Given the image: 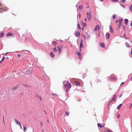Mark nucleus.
Returning a JSON list of instances; mask_svg holds the SVG:
<instances>
[{
	"mask_svg": "<svg viewBox=\"0 0 132 132\" xmlns=\"http://www.w3.org/2000/svg\"><path fill=\"white\" fill-rule=\"evenodd\" d=\"M58 47V50L59 52H60V51H61V49L60 47Z\"/></svg>",
	"mask_w": 132,
	"mask_h": 132,
	"instance_id": "29",
	"label": "nucleus"
},
{
	"mask_svg": "<svg viewBox=\"0 0 132 132\" xmlns=\"http://www.w3.org/2000/svg\"><path fill=\"white\" fill-rule=\"evenodd\" d=\"M75 84H76V85H80V83L79 82L77 81H75Z\"/></svg>",
	"mask_w": 132,
	"mask_h": 132,
	"instance_id": "23",
	"label": "nucleus"
},
{
	"mask_svg": "<svg viewBox=\"0 0 132 132\" xmlns=\"http://www.w3.org/2000/svg\"><path fill=\"white\" fill-rule=\"evenodd\" d=\"M124 84V82H122L121 84H120V86H122V85H123V84Z\"/></svg>",
	"mask_w": 132,
	"mask_h": 132,
	"instance_id": "44",
	"label": "nucleus"
},
{
	"mask_svg": "<svg viewBox=\"0 0 132 132\" xmlns=\"http://www.w3.org/2000/svg\"><path fill=\"white\" fill-rule=\"evenodd\" d=\"M132 104H131L130 105V106H129V108H131V107H132Z\"/></svg>",
	"mask_w": 132,
	"mask_h": 132,
	"instance_id": "46",
	"label": "nucleus"
},
{
	"mask_svg": "<svg viewBox=\"0 0 132 132\" xmlns=\"http://www.w3.org/2000/svg\"><path fill=\"white\" fill-rule=\"evenodd\" d=\"M113 2H116L118 1V0H111Z\"/></svg>",
	"mask_w": 132,
	"mask_h": 132,
	"instance_id": "40",
	"label": "nucleus"
},
{
	"mask_svg": "<svg viewBox=\"0 0 132 132\" xmlns=\"http://www.w3.org/2000/svg\"><path fill=\"white\" fill-rule=\"evenodd\" d=\"M130 80L131 81H132V77H131V79H130Z\"/></svg>",
	"mask_w": 132,
	"mask_h": 132,
	"instance_id": "61",
	"label": "nucleus"
},
{
	"mask_svg": "<svg viewBox=\"0 0 132 132\" xmlns=\"http://www.w3.org/2000/svg\"><path fill=\"white\" fill-rule=\"evenodd\" d=\"M50 55L51 56V57H52L53 58L54 57V55L53 54V52H51L50 53Z\"/></svg>",
	"mask_w": 132,
	"mask_h": 132,
	"instance_id": "15",
	"label": "nucleus"
},
{
	"mask_svg": "<svg viewBox=\"0 0 132 132\" xmlns=\"http://www.w3.org/2000/svg\"><path fill=\"white\" fill-rule=\"evenodd\" d=\"M23 85L24 86H25L26 87H27V85Z\"/></svg>",
	"mask_w": 132,
	"mask_h": 132,
	"instance_id": "57",
	"label": "nucleus"
},
{
	"mask_svg": "<svg viewBox=\"0 0 132 132\" xmlns=\"http://www.w3.org/2000/svg\"><path fill=\"white\" fill-rule=\"evenodd\" d=\"M25 72L27 74L30 75L32 73L31 71L29 69H28L27 70H26V71H25Z\"/></svg>",
	"mask_w": 132,
	"mask_h": 132,
	"instance_id": "5",
	"label": "nucleus"
},
{
	"mask_svg": "<svg viewBox=\"0 0 132 132\" xmlns=\"http://www.w3.org/2000/svg\"><path fill=\"white\" fill-rule=\"evenodd\" d=\"M56 41H53L52 42V44H54L55 45H56Z\"/></svg>",
	"mask_w": 132,
	"mask_h": 132,
	"instance_id": "33",
	"label": "nucleus"
},
{
	"mask_svg": "<svg viewBox=\"0 0 132 132\" xmlns=\"http://www.w3.org/2000/svg\"><path fill=\"white\" fill-rule=\"evenodd\" d=\"M118 22V20H116V23H117Z\"/></svg>",
	"mask_w": 132,
	"mask_h": 132,
	"instance_id": "59",
	"label": "nucleus"
},
{
	"mask_svg": "<svg viewBox=\"0 0 132 132\" xmlns=\"http://www.w3.org/2000/svg\"><path fill=\"white\" fill-rule=\"evenodd\" d=\"M65 113L66 115L67 116H69V113L68 112H65Z\"/></svg>",
	"mask_w": 132,
	"mask_h": 132,
	"instance_id": "30",
	"label": "nucleus"
},
{
	"mask_svg": "<svg viewBox=\"0 0 132 132\" xmlns=\"http://www.w3.org/2000/svg\"><path fill=\"white\" fill-rule=\"evenodd\" d=\"M120 5L122 6V7H123L124 8H125V7L124 6V5H122L121 4H120Z\"/></svg>",
	"mask_w": 132,
	"mask_h": 132,
	"instance_id": "47",
	"label": "nucleus"
},
{
	"mask_svg": "<svg viewBox=\"0 0 132 132\" xmlns=\"http://www.w3.org/2000/svg\"><path fill=\"white\" fill-rule=\"evenodd\" d=\"M129 10L131 12H132V4L130 6Z\"/></svg>",
	"mask_w": 132,
	"mask_h": 132,
	"instance_id": "27",
	"label": "nucleus"
},
{
	"mask_svg": "<svg viewBox=\"0 0 132 132\" xmlns=\"http://www.w3.org/2000/svg\"><path fill=\"white\" fill-rule=\"evenodd\" d=\"M122 95V94L120 95H119V97L120 98L121 97Z\"/></svg>",
	"mask_w": 132,
	"mask_h": 132,
	"instance_id": "50",
	"label": "nucleus"
},
{
	"mask_svg": "<svg viewBox=\"0 0 132 132\" xmlns=\"http://www.w3.org/2000/svg\"><path fill=\"white\" fill-rule=\"evenodd\" d=\"M3 5H2L1 2H0V12L2 13L3 11Z\"/></svg>",
	"mask_w": 132,
	"mask_h": 132,
	"instance_id": "4",
	"label": "nucleus"
},
{
	"mask_svg": "<svg viewBox=\"0 0 132 132\" xmlns=\"http://www.w3.org/2000/svg\"><path fill=\"white\" fill-rule=\"evenodd\" d=\"M100 26L99 25H97L96 27L95 28L94 30L95 31H96L97 30V28H98V30H99Z\"/></svg>",
	"mask_w": 132,
	"mask_h": 132,
	"instance_id": "10",
	"label": "nucleus"
},
{
	"mask_svg": "<svg viewBox=\"0 0 132 132\" xmlns=\"http://www.w3.org/2000/svg\"><path fill=\"white\" fill-rule=\"evenodd\" d=\"M82 5H80L79 6L78 9L79 10H81L82 9Z\"/></svg>",
	"mask_w": 132,
	"mask_h": 132,
	"instance_id": "13",
	"label": "nucleus"
},
{
	"mask_svg": "<svg viewBox=\"0 0 132 132\" xmlns=\"http://www.w3.org/2000/svg\"><path fill=\"white\" fill-rule=\"evenodd\" d=\"M77 25L78 26V28L79 29H81V27L80 26V24L79 23L77 24Z\"/></svg>",
	"mask_w": 132,
	"mask_h": 132,
	"instance_id": "31",
	"label": "nucleus"
},
{
	"mask_svg": "<svg viewBox=\"0 0 132 132\" xmlns=\"http://www.w3.org/2000/svg\"><path fill=\"white\" fill-rule=\"evenodd\" d=\"M83 25L84 26V27H85L86 26V23H83Z\"/></svg>",
	"mask_w": 132,
	"mask_h": 132,
	"instance_id": "37",
	"label": "nucleus"
},
{
	"mask_svg": "<svg viewBox=\"0 0 132 132\" xmlns=\"http://www.w3.org/2000/svg\"><path fill=\"white\" fill-rule=\"evenodd\" d=\"M121 1L122 3H125L126 1V0H121Z\"/></svg>",
	"mask_w": 132,
	"mask_h": 132,
	"instance_id": "35",
	"label": "nucleus"
},
{
	"mask_svg": "<svg viewBox=\"0 0 132 132\" xmlns=\"http://www.w3.org/2000/svg\"><path fill=\"white\" fill-rule=\"evenodd\" d=\"M97 125L98 126L101 128H102L103 127V126L100 123H98Z\"/></svg>",
	"mask_w": 132,
	"mask_h": 132,
	"instance_id": "16",
	"label": "nucleus"
},
{
	"mask_svg": "<svg viewBox=\"0 0 132 132\" xmlns=\"http://www.w3.org/2000/svg\"><path fill=\"white\" fill-rule=\"evenodd\" d=\"M18 57H20V54H18Z\"/></svg>",
	"mask_w": 132,
	"mask_h": 132,
	"instance_id": "55",
	"label": "nucleus"
},
{
	"mask_svg": "<svg viewBox=\"0 0 132 132\" xmlns=\"http://www.w3.org/2000/svg\"><path fill=\"white\" fill-rule=\"evenodd\" d=\"M110 129H105L104 130L103 132H109V130Z\"/></svg>",
	"mask_w": 132,
	"mask_h": 132,
	"instance_id": "26",
	"label": "nucleus"
},
{
	"mask_svg": "<svg viewBox=\"0 0 132 132\" xmlns=\"http://www.w3.org/2000/svg\"><path fill=\"white\" fill-rule=\"evenodd\" d=\"M38 97L40 99V100L42 101V99L41 97L40 96H39Z\"/></svg>",
	"mask_w": 132,
	"mask_h": 132,
	"instance_id": "42",
	"label": "nucleus"
},
{
	"mask_svg": "<svg viewBox=\"0 0 132 132\" xmlns=\"http://www.w3.org/2000/svg\"><path fill=\"white\" fill-rule=\"evenodd\" d=\"M120 117V115L119 114H118L117 115V118H119Z\"/></svg>",
	"mask_w": 132,
	"mask_h": 132,
	"instance_id": "43",
	"label": "nucleus"
},
{
	"mask_svg": "<svg viewBox=\"0 0 132 132\" xmlns=\"http://www.w3.org/2000/svg\"><path fill=\"white\" fill-rule=\"evenodd\" d=\"M109 29H110V31L111 33H113V31L112 28L111 26L110 25V26H109Z\"/></svg>",
	"mask_w": 132,
	"mask_h": 132,
	"instance_id": "11",
	"label": "nucleus"
},
{
	"mask_svg": "<svg viewBox=\"0 0 132 132\" xmlns=\"http://www.w3.org/2000/svg\"><path fill=\"white\" fill-rule=\"evenodd\" d=\"M42 131L43 132H44V130H42Z\"/></svg>",
	"mask_w": 132,
	"mask_h": 132,
	"instance_id": "63",
	"label": "nucleus"
},
{
	"mask_svg": "<svg viewBox=\"0 0 132 132\" xmlns=\"http://www.w3.org/2000/svg\"><path fill=\"white\" fill-rule=\"evenodd\" d=\"M52 95L53 96H54L55 97H56V96H57V95L55 93H53L52 94Z\"/></svg>",
	"mask_w": 132,
	"mask_h": 132,
	"instance_id": "36",
	"label": "nucleus"
},
{
	"mask_svg": "<svg viewBox=\"0 0 132 132\" xmlns=\"http://www.w3.org/2000/svg\"><path fill=\"white\" fill-rule=\"evenodd\" d=\"M100 1L101 2H103V0H100Z\"/></svg>",
	"mask_w": 132,
	"mask_h": 132,
	"instance_id": "64",
	"label": "nucleus"
},
{
	"mask_svg": "<svg viewBox=\"0 0 132 132\" xmlns=\"http://www.w3.org/2000/svg\"><path fill=\"white\" fill-rule=\"evenodd\" d=\"M14 120L15 122L16 125L19 126L21 124L20 123L19 121H18L17 120H16L15 119H14Z\"/></svg>",
	"mask_w": 132,
	"mask_h": 132,
	"instance_id": "7",
	"label": "nucleus"
},
{
	"mask_svg": "<svg viewBox=\"0 0 132 132\" xmlns=\"http://www.w3.org/2000/svg\"><path fill=\"white\" fill-rule=\"evenodd\" d=\"M17 87V86L13 87L12 88V89L14 90H15L16 89Z\"/></svg>",
	"mask_w": 132,
	"mask_h": 132,
	"instance_id": "32",
	"label": "nucleus"
},
{
	"mask_svg": "<svg viewBox=\"0 0 132 132\" xmlns=\"http://www.w3.org/2000/svg\"><path fill=\"white\" fill-rule=\"evenodd\" d=\"M85 22H86L87 21V19L86 18H85Z\"/></svg>",
	"mask_w": 132,
	"mask_h": 132,
	"instance_id": "56",
	"label": "nucleus"
},
{
	"mask_svg": "<svg viewBox=\"0 0 132 132\" xmlns=\"http://www.w3.org/2000/svg\"><path fill=\"white\" fill-rule=\"evenodd\" d=\"M110 78H111V79L113 80L114 79V77H112L111 76H110Z\"/></svg>",
	"mask_w": 132,
	"mask_h": 132,
	"instance_id": "41",
	"label": "nucleus"
},
{
	"mask_svg": "<svg viewBox=\"0 0 132 132\" xmlns=\"http://www.w3.org/2000/svg\"><path fill=\"white\" fill-rule=\"evenodd\" d=\"M83 45V43H82V39L81 40V42L80 43V48H81L82 47Z\"/></svg>",
	"mask_w": 132,
	"mask_h": 132,
	"instance_id": "12",
	"label": "nucleus"
},
{
	"mask_svg": "<svg viewBox=\"0 0 132 132\" xmlns=\"http://www.w3.org/2000/svg\"><path fill=\"white\" fill-rule=\"evenodd\" d=\"M76 54L78 55V56H79V58H80V56H81L80 53L79 52H78L76 53Z\"/></svg>",
	"mask_w": 132,
	"mask_h": 132,
	"instance_id": "18",
	"label": "nucleus"
},
{
	"mask_svg": "<svg viewBox=\"0 0 132 132\" xmlns=\"http://www.w3.org/2000/svg\"><path fill=\"white\" fill-rule=\"evenodd\" d=\"M131 26V27H132V21H131V23H130Z\"/></svg>",
	"mask_w": 132,
	"mask_h": 132,
	"instance_id": "53",
	"label": "nucleus"
},
{
	"mask_svg": "<svg viewBox=\"0 0 132 132\" xmlns=\"http://www.w3.org/2000/svg\"><path fill=\"white\" fill-rule=\"evenodd\" d=\"M116 95H113V97L112 99V100H111L109 101V103L108 104L109 105L112 102V101H115L116 99Z\"/></svg>",
	"mask_w": 132,
	"mask_h": 132,
	"instance_id": "3",
	"label": "nucleus"
},
{
	"mask_svg": "<svg viewBox=\"0 0 132 132\" xmlns=\"http://www.w3.org/2000/svg\"><path fill=\"white\" fill-rule=\"evenodd\" d=\"M13 35V34L11 32H9L7 34V36H10Z\"/></svg>",
	"mask_w": 132,
	"mask_h": 132,
	"instance_id": "14",
	"label": "nucleus"
},
{
	"mask_svg": "<svg viewBox=\"0 0 132 132\" xmlns=\"http://www.w3.org/2000/svg\"><path fill=\"white\" fill-rule=\"evenodd\" d=\"M23 131L24 132H25L27 130V128L26 127L24 126H23Z\"/></svg>",
	"mask_w": 132,
	"mask_h": 132,
	"instance_id": "22",
	"label": "nucleus"
},
{
	"mask_svg": "<svg viewBox=\"0 0 132 132\" xmlns=\"http://www.w3.org/2000/svg\"><path fill=\"white\" fill-rule=\"evenodd\" d=\"M84 36L85 38V40H86V39H88V38L89 36L88 35V36L87 37V38H86L85 36Z\"/></svg>",
	"mask_w": 132,
	"mask_h": 132,
	"instance_id": "34",
	"label": "nucleus"
},
{
	"mask_svg": "<svg viewBox=\"0 0 132 132\" xmlns=\"http://www.w3.org/2000/svg\"><path fill=\"white\" fill-rule=\"evenodd\" d=\"M79 18H80V13L79 14Z\"/></svg>",
	"mask_w": 132,
	"mask_h": 132,
	"instance_id": "58",
	"label": "nucleus"
},
{
	"mask_svg": "<svg viewBox=\"0 0 132 132\" xmlns=\"http://www.w3.org/2000/svg\"><path fill=\"white\" fill-rule=\"evenodd\" d=\"M123 37L126 39H129V38L125 34H124L123 35Z\"/></svg>",
	"mask_w": 132,
	"mask_h": 132,
	"instance_id": "20",
	"label": "nucleus"
},
{
	"mask_svg": "<svg viewBox=\"0 0 132 132\" xmlns=\"http://www.w3.org/2000/svg\"><path fill=\"white\" fill-rule=\"evenodd\" d=\"M53 51L54 52H56L57 51V50L56 48H55L53 49Z\"/></svg>",
	"mask_w": 132,
	"mask_h": 132,
	"instance_id": "39",
	"label": "nucleus"
},
{
	"mask_svg": "<svg viewBox=\"0 0 132 132\" xmlns=\"http://www.w3.org/2000/svg\"><path fill=\"white\" fill-rule=\"evenodd\" d=\"M4 32H2L0 33V37H2L4 35Z\"/></svg>",
	"mask_w": 132,
	"mask_h": 132,
	"instance_id": "21",
	"label": "nucleus"
},
{
	"mask_svg": "<svg viewBox=\"0 0 132 132\" xmlns=\"http://www.w3.org/2000/svg\"><path fill=\"white\" fill-rule=\"evenodd\" d=\"M40 125L41 126H42V121H41L40 122Z\"/></svg>",
	"mask_w": 132,
	"mask_h": 132,
	"instance_id": "49",
	"label": "nucleus"
},
{
	"mask_svg": "<svg viewBox=\"0 0 132 132\" xmlns=\"http://www.w3.org/2000/svg\"><path fill=\"white\" fill-rule=\"evenodd\" d=\"M19 126H20V128H21V129H22V126H21V124Z\"/></svg>",
	"mask_w": 132,
	"mask_h": 132,
	"instance_id": "48",
	"label": "nucleus"
},
{
	"mask_svg": "<svg viewBox=\"0 0 132 132\" xmlns=\"http://www.w3.org/2000/svg\"><path fill=\"white\" fill-rule=\"evenodd\" d=\"M122 21V18H121L120 19H120L119 20V24L118 25V28H120L121 24H122V23H121V22Z\"/></svg>",
	"mask_w": 132,
	"mask_h": 132,
	"instance_id": "6",
	"label": "nucleus"
},
{
	"mask_svg": "<svg viewBox=\"0 0 132 132\" xmlns=\"http://www.w3.org/2000/svg\"><path fill=\"white\" fill-rule=\"evenodd\" d=\"M60 40L61 42H62V41L61 40Z\"/></svg>",
	"mask_w": 132,
	"mask_h": 132,
	"instance_id": "62",
	"label": "nucleus"
},
{
	"mask_svg": "<svg viewBox=\"0 0 132 132\" xmlns=\"http://www.w3.org/2000/svg\"><path fill=\"white\" fill-rule=\"evenodd\" d=\"M128 20L127 19H125V23L127 25L128 23Z\"/></svg>",
	"mask_w": 132,
	"mask_h": 132,
	"instance_id": "17",
	"label": "nucleus"
},
{
	"mask_svg": "<svg viewBox=\"0 0 132 132\" xmlns=\"http://www.w3.org/2000/svg\"><path fill=\"white\" fill-rule=\"evenodd\" d=\"M110 37L109 34L107 33L106 34V38L107 39H109Z\"/></svg>",
	"mask_w": 132,
	"mask_h": 132,
	"instance_id": "9",
	"label": "nucleus"
},
{
	"mask_svg": "<svg viewBox=\"0 0 132 132\" xmlns=\"http://www.w3.org/2000/svg\"><path fill=\"white\" fill-rule=\"evenodd\" d=\"M5 59V57L4 56H3L2 57V59L1 60V61H3Z\"/></svg>",
	"mask_w": 132,
	"mask_h": 132,
	"instance_id": "38",
	"label": "nucleus"
},
{
	"mask_svg": "<svg viewBox=\"0 0 132 132\" xmlns=\"http://www.w3.org/2000/svg\"><path fill=\"white\" fill-rule=\"evenodd\" d=\"M109 131V132H113V131L110 129V130Z\"/></svg>",
	"mask_w": 132,
	"mask_h": 132,
	"instance_id": "54",
	"label": "nucleus"
},
{
	"mask_svg": "<svg viewBox=\"0 0 132 132\" xmlns=\"http://www.w3.org/2000/svg\"><path fill=\"white\" fill-rule=\"evenodd\" d=\"M3 121L4 123V117H3Z\"/></svg>",
	"mask_w": 132,
	"mask_h": 132,
	"instance_id": "60",
	"label": "nucleus"
},
{
	"mask_svg": "<svg viewBox=\"0 0 132 132\" xmlns=\"http://www.w3.org/2000/svg\"><path fill=\"white\" fill-rule=\"evenodd\" d=\"M101 46L102 47H104V43H102L101 45Z\"/></svg>",
	"mask_w": 132,
	"mask_h": 132,
	"instance_id": "25",
	"label": "nucleus"
},
{
	"mask_svg": "<svg viewBox=\"0 0 132 132\" xmlns=\"http://www.w3.org/2000/svg\"><path fill=\"white\" fill-rule=\"evenodd\" d=\"M116 17V15L115 14H114L113 15L112 18L113 19H115Z\"/></svg>",
	"mask_w": 132,
	"mask_h": 132,
	"instance_id": "28",
	"label": "nucleus"
},
{
	"mask_svg": "<svg viewBox=\"0 0 132 132\" xmlns=\"http://www.w3.org/2000/svg\"><path fill=\"white\" fill-rule=\"evenodd\" d=\"M9 53V52H7V53H6L5 54V55H4V56H6V55L7 54H8Z\"/></svg>",
	"mask_w": 132,
	"mask_h": 132,
	"instance_id": "51",
	"label": "nucleus"
},
{
	"mask_svg": "<svg viewBox=\"0 0 132 132\" xmlns=\"http://www.w3.org/2000/svg\"><path fill=\"white\" fill-rule=\"evenodd\" d=\"M122 105V104H120L117 107V108L118 110H119L120 109V108L121 106Z\"/></svg>",
	"mask_w": 132,
	"mask_h": 132,
	"instance_id": "19",
	"label": "nucleus"
},
{
	"mask_svg": "<svg viewBox=\"0 0 132 132\" xmlns=\"http://www.w3.org/2000/svg\"><path fill=\"white\" fill-rule=\"evenodd\" d=\"M123 27L124 30H125V26H123Z\"/></svg>",
	"mask_w": 132,
	"mask_h": 132,
	"instance_id": "52",
	"label": "nucleus"
},
{
	"mask_svg": "<svg viewBox=\"0 0 132 132\" xmlns=\"http://www.w3.org/2000/svg\"><path fill=\"white\" fill-rule=\"evenodd\" d=\"M97 82L98 83H99V82H101V81L99 80H97Z\"/></svg>",
	"mask_w": 132,
	"mask_h": 132,
	"instance_id": "45",
	"label": "nucleus"
},
{
	"mask_svg": "<svg viewBox=\"0 0 132 132\" xmlns=\"http://www.w3.org/2000/svg\"><path fill=\"white\" fill-rule=\"evenodd\" d=\"M91 13H92V12L91 11H90L89 13H88V12L87 13V20L89 21H90V20L92 18L91 15Z\"/></svg>",
	"mask_w": 132,
	"mask_h": 132,
	"instance_id": "2",
	"label": "nucleus"
},
{
	"mask_svg": "<svg viewBox=\"0 0 132 132\" xmlns=\"http://www.w3.org/2000/svg\"><path fill=\"white\" fill-rule=\"evenodd\" d=\"M125 45L126 46L128 47H130V46L129 45L128 43L127 42L126 43Z\"/></svg>",
	"mask_w": 132,
	"mask_h": 132,
	"instance_id": "24",
	"label": "nucleus"
},
{
	"mask_svg": "<svg viewBox=\"0 0 132 132\" xmlns=\"http://www.w3.org/2000/svg\"><path fill=\"white\" fill-rule=\"evenodd\" d=\"M63 84H64V87L66 88V92L71 87V84L68 81H64Z\"/></svg>",
	"mask_w": 132,
	"mask_h": 132,
	"instance_id": "1",
	"label": "nucleus"
},
{
	"mask_svg": "<svg viewBox=\"0 0 132 132\" xmlns=\"http://www.w3.org/2000/svg\"><path fill=\"white\" fill-rule=\"evenodd\" d=\"M80 33L79 31H77L76 33V36L78 37H79L80 36Z\"/></svg>",
	"mask_w": 132,
	"mask_h": 132,
	"instance_id": "8",
	"label": "nucleus"
}]
</instances>
